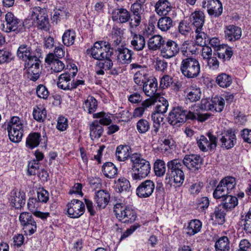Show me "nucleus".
Here are the masks:
<instances>
[{
  "label": "nucleus",
  "instance_id": "f257e3e1",
  "mask_svg": "<svg viewBox=\"0 0 251 251\" xmlns=\"http://www.w3.org/2000/svg\"><path fill=\"white\" fill-rule=\"evenodd\" d=\"M132 163V178L135 180H140L147 177L150 173V162L143 158L141 155L133 153L130 157Z\"/></svg>",
  "mask_w": 251,
  "mask_h": 251
},
{
  "label": "nucleus",
  "instance_id": "f03ea898",
  "mask_svg": "<svg viewBox=\"0 0 251 251\" xmlns=\"http://www.w3.org/2000/svg\"><path fill=\"white\" fill-rule=\"evenodd\" d=\"M167 178L173 181L177 186H180L184 180V174L183 171V165L181 160L174 159L168 162Z\"/></svg>",
  "mask_w": 251,
  "mask_h": 251
},
{
  "label": "nucleus",
  "instance_id": "7ed1b4c3",
  "mask_svg": "<svg viewBox=\"0 0 251 251\" xmlns=\"http://www.w3.org/2000/svg\"><path fill=\"white\" fill-rule=\"evenodd\" d=\"M180 69L182 75L188 78L197 77L201 72V66L199 61L192 57L182 59Z\"/></svg>",
  "mask_w": 251,
  "mask_h": 251
},
{
  "label": "nucleus",
  "instance_id": "20e7f679",
  "mask_svg": "<svg viewBox=\"0 0 251 251\" xmlns=\"http://www.w3.org/2000/svg\"><path fill=\"white\" fill-rule=\"evenodd\" d=\"M7 129L11 141L20 142L23 136L24 121L19 117L14 116L7 124Z\"/></svg>",
  "mask_w": 251,
  "mask_h": 251
},
{
  "label": "nucleus",
  "instance_id": "39448f33",
  "mask_svg": "<svg viewBox=\"0 0 251 251\" xmlns=\"http://www.w3.org/2000/svg\"><path fill=\"white\" fill-rule=\"evenodd\" d=\"M114 212L117 219L123 223L131 224L137 218L136 213L133 208L121 203L115 204Z\"/></svg>",
  "mask_w": 251,
  "mask_h": 251
},
{
  "label": "nucleus",
  "instance_id": "423d86ee",
  "mask_svg": "<svg viewBox=\"0 0 251 251\" xmlns=\"http://www.w3.org/2000/svg\"><path fill=\"white\" fill-rule=\"evenodd\" d=\"M110 44L105 41H100L95 42L93 46L87 50L88 54H91V56L96 60H102L105 57H109L113 53L110 51Z\"/></svg>",
  "mask_w": 251,
  "mask_h": 251
},
{
  "label": "nucleus",
  "instance_id": "0eeeda50",
  "mask_svg": "<svg viewBox=\"0 0 251 251\" xmlns=\"http://www.w3.org/2000/svg\"><path fill=\"white\" fill-rule=\"evenodd\" d=\"M235 179L231 176L226 177L222 179L213 193L215 199L224 198L228 195L235 186Z\"/></svg>",
  "mask_w": 251,
  "mask_h": 251
},
{
  "label": "nucleus",
  "instance_id": "6e6552de",
  "mask_svg": "<svg viewBox=\"0 0 251 251\" xmlns=\"http://www.w3.org/2000/svg\"><path fill=\"white\" fill-rule=\"evenodd\" d=\"M30 19L34 25L38 28L48 30L49 29V20L45 10L40 7H35L31 9Z\"/></svg>",
  "mask_w": 251,
  "mask_h": 251
},
{
  "label": "nucleus",
  "instance_id": "1a4fd4ad",
  "mask_svg": "<svg viewBox=\"0 0 251 251\" xmlns=\"http://www.w3.org/2000/svg\"><path fill=\"white\" fill-rule=\"evenodd\" d=\"M5 24H2L3 31L9 33L14 31L19 33L24 30L25 27L22 21L18 19L12 13L8 12L5 16Z\"/></svg>",
  "mask_w": 251,
  "mask_h": 251
},
{
  "label": "nucleus",
  "instance_id": "9d476101",
  "mask_svg": "<svg viewBox=\"0 0 251 251\" xmlns=\"http://www.w3.org/2000/svg\"><path fill=\"white\" fill-rule=\"evenodd\" d=\"M40 55L33 57V59L25 63V67L26 69V77L33 81H36L40 76L41 69L40 65L41 61L39 59Z\"/></svg>",
  "mask_w": 251,
  "mask_h": 251
},
{
  "label": "nucleus",
  "instance_id": "9b49d317",
  "mask_svg": "<svg viewBox=\"0 0 251 251\" xmlns=\"http://www.w3.org/2000/svg\"><path fill=\"white\" fill-rule=\"evenodd\" d=\"M19 219L23 229L26 234L30 235L36 231V222L30 213L22 212L20 215Z\"/></svg>",
  "mask_w": 251,
  "mask_h": 251
},
{
  "label": "nucleus",
  "instance_id": "f8f14e48",
  "mask_svg": "<svg viewBox=\"0 0 251 251\" xmlns=\"http://www.w3.org/2000/svg\"><path fill=\"white\" fill-rule=\"evenodd\" d=\"M207 136L209 140L204 135H201L197 138L198 146L202 151H207L208 150L213 151L217 145V138L211 132H208Z\"/></svg>",
  "mask_w": 251,
  "mask_h": 251
},
{
  "label": "nucleus",
  "instance_id": "ddd939ff",
  "mask_svg": "<svg viewBox=\"0 0 251 251\" xmlns=\"http://www.w3.org/2000/svg\"><path fill=\"white\" fill-rule=\"evenodd\" d=\"M184 109L181 107H174L167 118L168 123L175 127H179L185 122Z\"/></svg>",
  "mask_w": 251,
  "mask_h": 251
},
{
  "label": "nucleus",
  "instance_id": "4468645a",
  "mask_svg": "<svg viewBox=\"0 0 251 251\" xmlns=\"http://www.w3.org/2000/svg\"><path fill=\"white\" fill-rule=\"evenodd\" d=\"M67 214L70 218H78L84 213L85 210L84 203L76 199H73L69 202L67 205Z\"/></svg>",
  "mask_w": 251,
  "mask_h": 251
},
{
  "label": "nucleus",
  "instance_id": "2eb2a0df",
  "mask_svg": "<svg viewBox=\"0 0 251 251\" xmlns=\"http://www.w3.org/2000/svg\"><path fill=\"white\" fill-rule=\"evenodd\" d=\"M179 51L178 45L172 40L165 41L161 49L160 54L164 58L169 59L175 56Z\"/></svg>",
  "mask_w": 251,
  "mask_h": 251
},
{
  "label": "nucleus",
  "instance_id": "dca6fc26",
  "mask_svg": "<svg viewBox=\"0 0 251 251\" xmlns=\"http://www.w3.org/2000/svg\"><path fill=\"white\" fill-rule=\"evenodd\" d=\"M202 160L200 155L192 154L186 155L181 161L183 167L185 166L190 170L196 171L201 167Z\"/></svg>",
  "mask_w": 251,
  "mask_h": 251
},
{
  "label": "nucleus",
  "instance_id": "f3484780",
  "mask_svg": "<svg viewBox=\"0 0 251 251\" xmlns=\"http://www.w3.org/2000/svg\"><path fill=\"white\" fill-rule=\"evenodd\" d=\"M155 188V184L151 180H146L142 182L137 187L136 195L140 198H147L153 193Z\"/></svg>",
  "mask_w": 251,
  "mask_h": 251
},
{
  "label": "nucleus",
  "instance_id": "a211bd4d",
  "mask_svg": "<svg viewBox=\"0 0 251 251\" xmlns=\"http://www.w3.org/2000/svg\"><path fill=\"white\" fill-rule=\"evenodd\" d=\"M202 7L207 9L210 16L219 17L223 12L222 2L219 0H205L202 1Z\"/></svg>",
  "mask_w": 251,
  "mask_h": 251
},
{
  "label": "nucleus",
  "instance_id": "6ab92c4d",
  "mask_svg": "<svg viewBox=\"0 0 251 251\" xmlns=\"http://www.w3.org/2000/svg\"><path fill=\"white\" fill-rule=\"evenodd\" d=\"M38 55L32 51L31 47L25 44H21L18 49L17 54L19 58L26 63L29 60L31 61L33 57H36L41 54V52L37 51Z\"/></svg>",
  "mask_w": 251,
  "mask_h": 251
},
{
  "label": "nucleus",
  "instance_id": "aec40b11",
  "mask_svg": "<svg viewBox=\"0 0 251 251\" xmlns=\"http://www.w3.org/2000/svg\"><path fill=\"white\" fill-rule=\"evenodd\" d=\"M221 143V147L226 150L231 149L236 143V138L234 132L229 129L224 131L220 139Z\"/></svg>",
  "mask_w": 251,
  "mask_h": 251
},
{
  "label": "nucleus",
  "instance_id": "412c9836",
  "mask_svg": "<svg viewBox=\"0 0 251 251\" xmlns=\"http://www.w3.org/2000/svg\"><path fill=\"white\" fill-rule=\"evenodd\" d=\"M11 204L16 209L24 206L25 201V194L24 192L13 190L10 193L9 198Z\"/></svg>",
  "mask_w": 251,
  "mask_h": 251
},
{
  "label": "nucleus",
  "instance_id": "4be33fe9",
  "mask_svg": "<svg viewBox=\"0 0 251 251\" xmlns=\"http://www.w3.org/2000/svg\"><path fill=\"white\" fill-rule=\"evenodd\" d=\"M130 18V13L126 8H117L112 11V19L114 22L124 24L129 21Z\"/></svg>",
  "mask_w": 251,
  "mask_h": 251
},
{
  "label": "nucleus",
  "instance_id": "5701e85b",
  "mask_svg": "<svg viewBox=\"0 0 251 251\" xmlns=\"http://www.w3.org/2000/svg\"><path fill=\"white\" fill-rule=\"evenodd\" d=\"M118 51L117 60L122 64H128L132 61L133 51L128 48L121 46L117 49Z\"/></svg>",
  "mask_w": 251,
  "mask_h": 251
},
{
  "label": "nucleus",
  "instance_id": "b1692460",
  "mask_svg": "<svg viewBox=\"0 0 251 251\" xmlns=\"http://www.w3.org/2000/svg\"><path fill=\"white\" fill-rule=\"evenodd\" d=\"M95 201L97 204L96 207L100 210L104 208L108 204L110 200V194L104 190L97 191L94 197Z\"/></svg>",
  "mask_w": 251,
  "mask_h": 251
},
{
  "label": "nucleus",
  "instance_id": "393cba45",
  "mask_svg": "<svg viewBox=\"0 0 251 251\" xmlns=\"http://www.w3.org/2000/svg\"><path fill=\"white\" fill-rule=\"evenodd\" d=\"M157 81L155 78L149 79L142 85V89L145 94L149 97H156L157 90Z\"/></svg>",
  "mask_w": 251,
  "mask_h": 251
},
{
  "label": "nucleus",
  "instance_id": "a878e982",
  "mask_svg": "<svg viewBox=\"0 0 251 251\" xmlns=\"http://www.w3.org/2000/svg\"><path fill=\"white\" fill-rule=\"evenodd\" d=\"M192 25L195 27V32L203 30L205 21L204 13L201 11H195L191 15Z\"/></svg>",
  "mask_w": 251,
  "mask_h": 251
},
{
  "label": "nucleus",
  "instance_id": "bb28decb",
  "mask_svg": "<svg viewBox=\"0 0 251 251\" xmlns=\"http://www.w3.org/2000/svg\"><path fill=\"white\" fill-rule=\"evenodd\" d=\"M225 33L226 39L230 42H234L240 39L242 35L241 28L234 25L226 26Z\"/></svg>",
  "mask_w": 251,
  "mask_h": 251
},
{
  "label": "nucleus",
  "instance_id": "cd10ccee",
  "mask_svg": "<svg viewBox=\"0 0 251 251\" xmlns=\"http://www.w3.org/2000/svg\"><path fill=\"white\" fill-rule=\"evenodd\" d=\"M45 61L50 64L51 70L55 73L61 72L65 68L64 63L58 58H55L52 53L47 55Z\"/></svg>",
  "mask_w": 251,
  "mask_h": 251
},
{
  "label": "nucleus",
  "instance_id": "c85d7f7f",
  "mask_svg": "<svg viewBox=\"0 0 251 251\" xmlns=\"http://www.w3.org/2000/svg\"><path fill=\"white\" fill-rule=\"evenodd\" d=\"M110 56L109 57H105L102 60H99L100 62L98 63L97 65L100 69H102L110 71L109 73L112 75H117L119 74V68L116 67H113V62L110 59Z\"/></svg>",
  "mask_w": 251,
  "mask_h": 251
},
{
  "label": "nucleus",
  "instance_id": "c756f323",
  "mask_svg": "<svg viewBox=\"0 0 251 251\" xmlns=\"http://www.w3.org/2000/svg\"><path fill=\"white\" fill-rule=\"evenodd\" d=\"M132 39L130 44L132 49L136 51L142 50L146 46V41L143 36L134 32L131 34Z\"/></svg>",
  "mask_w": 251,
  "mask_h": 251
},
{
  "label": "nucleus",
  "instance_id": "7c9ffc66",
  "mask_svg": "<svg viewBox=\"0 0 251 251\" xmlns=\"http://www.w3.org/2000/svg\"><path fill=\"white\" fill-rule=\"evenodd\" d=\"M217 50L216 54L223 61H229L233 55L232 48L227 45L223 44L221 48Z\"/></svg>",
  "mask_w": 251,
  "mask_h": 251
},
{
  "label": "nucleus",
  "instance_id": "2f4dec72",
  "mask_svg": "<svg viewBox=\"0 0 251 251\" xmlns=\"http://www.w3.org/2000/svg\"><path fill=\"white\" fill-rule=\"evenodd\" d=\"M103 175L107 178H113L117 174V169L115 165L110 162H107L103 164L101 168Z\"/></svg>",
  "mask_w": 251,
  "mask_h": 251
},
{
  "label": "nucleus",
  "instance_id": "473e14b6",
  "mask_svg": "<svg viewBox=\"0 0 251 251\" xmlns=\"http://www.w3.org/2000/svg\"><path fill=\"white\" fill-rule=\"evenodd\" d=\"M221 201V205H222L223 208L225 209L226 211L232 210L238 203L237 198L230 195L223 198Z\"/></svg>",
  "mask_w": 251,
  "mask_h": 251
},
{
  "label": "nucleus",
  "instance_id": "72a5a7b5",
  "mask_svg": "<svg viewBox=\"0 0 251 251\" xmlns=\"http://www.w3.org/2000/svg\"><path fill=\"white\" fill-rule=\"evenodd\" d=\"M70 74L65 73L60 75L58 77L57 86L64 90H72Z\"/></svg>",
  "mask_w": 251,
  "mask_h": 251
},
{
  "label": "nucleus",
  "instance_id": "f704fd0d",
  "mask_svg": "<svg viewBox=\"0 0 251 251\" xmlns=\"http://www.w3.org/2000/svg\"><path fill=\"white\" fill-rule=\"evenodd\" d=\"M172 7L167 0H159L155 5V10L160 16L166 15L171 11Z\"/></svg>",
  "mask_w": 251,
  "mask_h": 251
},
{
  "label": "nucleus",
  "instance_id": "c9c22d12",
  "mask_svg": "<svg viewBox=\"0 0 251 251\" xmlns=\"http://www.w3.org/2000/svg\"><path fill=\"white\" fill-rule=\"evenodd\" d=\"M165 41L162 36L155 35L151 37L148 42V48L150 50H156L161 49Z\"/></svg>",
  "mask_w": 251,
  "mask_h": 251
},
{
  "label": "nucleus",
  "instance_id": "e433bc0d",
  "mask_svg": "<svg viewBox=\"0 0 251 251\" xmlns=\"http://www.w3.org/2000/svg\"><path fill=\"white\" fill-rule=\"evenodd\" d=\"M202 227V223L199 220H192L188 223L186 228V233L189 236H193L199 232Z\"/></svg>",
  "mask_w": 251,
  "mask_h": 251
},
{
  "label": "nucleus",
  "instance_id": "4c0bfd02",
  "mask_svg": "<svg viewBox=\"0 0 251 251\" xmlns=\"http://www.w3.org/2000/svg\"><path fill=\"white\" fill-rule=\"evenodd\" d=\"M90 136L92 140L99 138L103 131V127L99 124L98 120H95L90 125Z\"/></svg>",
  "mask_w": 251,
  "mask_h": 251
},
{
  "label": "nucleus",
  "instance_id": "58836bf2",
  "mask_svg": "<svg viewBox=\"0 0 251 251\" xmlns=\"http://www.w3.org/2000/svg\"><path fill=\"white\" fill-rule=\"evenodd\" d=\"M185 93H187V98L191 102H196L201 98V92L200 88L191 86L187 88Z\"/></svg>",
  "mask_w": 251,
  "mask_h": 251
},
{
  "label": "nucleus",
  "instance_id": "ea45409f",
  "mask_svg": "<svg viewBox=\"0 0 251 251\" xmlns=\"http://www.w3.org/2000/svg\"><path fill=\"white\" fill-rule=\"evenodd\" d=\"M32 115L36 121L43 122L47 118V111L43 106L37 105L33 109Z\"/></svg>",
  "mask_w": 251,
  "mask_h": 251
},
{
  "label": "nucleus",
  "instance_id": "a19ab883",
  "mask_svg": "<svg viewBox=\"0 0 251 251\" xmlns=\"http://www.w3.org/2000/svg\"><path fill=\"white\" fill-rule=\"evenodd\" d=\"M222 208L223 207H222L221 205L216 206L211 215L212 219L213 220L214 217L215 221L220 225L224 224L226 221V213Z\"/></svg>",
  "mask_w": 251,
  "mask_h": 251
},
{
  "label": "nucleus",
  "instance_id": "79ce46f5",
  "mask_svg": "<svg viewBox=\"0 0 251 251\" xmlns=\"http://www.w3.org/2000/svg\"><path fill=\"white\" fill-rule=\"evenodd\" d=\"M75 37V31L72 29H68L63 34L62 41L64 46L70 47L74 44Z\"/></svg>",
  "mask_w": 251,
  "mask_h": 251
},
{
  "label": "nucleus",
  "instance_id": "37998d69",
  "mask_svg": "<svg viewBox=\"0 0 251 251\" xmlns=\"http://www.w3.org/2000/svg\"><path fill=\"white\" fill-rule=\"evenodd\" d=\"M97 107V101L93 96L88 97L83 105L84 110L89 114L94 113L96 110Z\"/></svg>",
  "mask_w": 251,
  "mask_h": 251
},
{
  "label": "nucleus",
  "instance_id": "c03bdc74",
  "mask_svg": "<svg viewBox=\"0 0 251 251\" xmlns=\"http://www.w3.org/2000/svg\"><path fill=\"white\" fill-rule=\"evenodd\" d=\"M129 147L126 145H120L117 147L116 157L119 161H124L129 155Z\"/></svg>",
  "mask_w": 251,
  "mask_h": 251
},
{
  "label": "nucleus",
  "instance_id": "a18cd8bd",
  "mask_svg": "<svg viewBox=\"0 0 251 251\" xmlns=\"http://www.w3.org/2000/svg\"><path fill=\"white\" fill-rule=\"evenodd\" d=\"M41 135L39 133H30L26 141V145L31 149L37 147L40 142Z\"/></svg>",
  "mask_w": 251,
  "mask_h": 251
},
{
  "label": "nucleus",
  "instance_id": "49530a36",
  "mask_svg": "<svg viewBox=\"0 0 251 251\" xmlns=\"http://www.w3.org/2000/svg\"><path fill=\"white\" fill-rule=\"evenodd\" d=\"M157 26L161 31H167L173 26V21L169 17H161L158 21Z\"/></svg>",
  "mask_w": 251,
  "mask_h": 251
},
{
  "label": "nucleus",
  "instance_id": "de8ad7c7",
  "mask_svg": "<svg viewBox=\"0 0 251 251\" xmlns=\"http://www.w3.org/2000/svg\"><path fill=\"white\" fill-rule=\"evenodd\" d=\"M216 81L220 87L227 88L231 84L232 78L229 75L222 73L217 76Z\"/></svg>",
  "mask_w": 251,
  "mask_h": 251
},
{
  "label": "nucleus",
  "instance_id": "09e8293b",
  "mask_svg": "<svg viewBox=\"0 0 251 251\" xmlns=\"http://www.w3.org/2000/svg\"><path fill=\"white\" fill-rule=\"evenodd\" d=\"M216 251H227L229 249L228 239L226 236L221 237L215 244Z\"/></svg>",
  "mask_w": 251,
  "mask_h": 251
},
{
  "label": "nucleus",
  "instance_id": "8fccbe9b",
  "mask_svg": "<svg viewBox=\"0 0 251 251\" xmlns=\"http://www.w3.org/2000/svg\"><path fill=\"white\" fill-rule=\"evenodd\" d=\"M211 105L213 110L216 112H221L225 107V100L221 96H215L211 99Z\"/></svg>",
  "mask_w": 251,
  "mask_h": 251
},
{
  "label": "nucleus",
  "instance_id": "3c124183",
  "mask_svg": "<svg viewBox=\"0 0 251 251\" xmlns=\"http://www.w3.org/2000/svg\"><path fill=\"white\" fill-rule=\"evenodd\" d=\"M154 171L157 176H164L166 171L165 162L161 159H157L154 163Z\"/></svg>",
  "mask_w": 251,
  "mask_h": 251
},
{
  "label": "nucleus",
  "instance_id": "603ef678",
  "mask_svg": "<svg viewBox=\"0 0 251 251\" xmlns=\"http://www.w3.org/2000/svg\"><path fill=\"white\" fill-rule=\"evenodd\" d=\"M93 118H100V120H98V122H99L100 125H103L107 126L110 125L112 122L110 116L103 112L94 114L93 115Z\"/></svg>",
  "mask_w": 251,
  "mask_h": 251
},
{
  "label": "nucleus",
  "instance_id": "864d4df0",
  "mask_svg": "<svg viewBox=\"0 0 251 251\" xmlns=\"http://www.w3.org/2000/svg\"><path fill=\"white\" fill-rule=\"evenodd\" d=\"M150 123L146 119H141L136 124V128L140 134H144L147 132L150 129Z\"/></svg>",
  "mask_w": 251,
  "mask_h": 251
},
{
  "label": "nucleus",
  "instance_id": "5fc2aeb1",
  "mask_svg": "<svg viewBox=\"0 0 251 251\" xmlns=\"http://www.w3.org/2000/svg\"><path fill=\"white\" fill-rule=\"evenodd\" d=\"M115 183L119 192L128 191L130 188L129 181L125 177L119 178Z\"/></svg>",
  "mask_w": 251,
  "mask_h": 251
},
{
  "label": "nucleus",
  "instance_id": "6e6d98bb",
  "mask_svg": "<svg viewBox=\"0 0 251 251\" xmlns=\"http://www.w3.org/2000/svg\"><path fill=\"white\" fill-rule=\"evenodd\" d=\"M13 58L12 53L9 50L5 48L0 49V64L8 63Z\"/></svg>",
  "mask_w": 251,
  "mask_h": 251
},
{
  "label": "nucleus",
  "instance_id": "4d7b16f0",
  "mask_svg": "<svg viewBox=\"0 0 251 251\" xmlns=\"http://www.w3.org/2000/svg\"><path fill=\"white\" fill-rule=\"evenodd\" d=\"M190 23L187 20L181 21L178 25L179 32L182 35H187L191 30Z\"/></svg>",
  "mask_w": 251,
  "mask_h": 251
},
{
  "label": "nucleus",
  "instance_id": "13d9d810",
  "mask_svg": "<svg viewBox=\"0 0 251 251\" xmlns=\"http://www.w3.org/2000/svg\"><path fill=\"white\" fill-rule=\"evenodd\" d=\"M148 73H135L134 80L136 84L139 86H142L149 78Z\"/></svg>",
  "mask_w": 251,
  "mask_h": 251
},
{
  "label": "nucleus",
  "instance_id": "bf43d9fd",
  "mask_svg": "<svg viewBox=\"0 0 251 251\" xmlns=\"http://www.w3.org/2000/svg\"><path fill=\"white\" fill-rule=\"evenodd\" d=\"M142 17L143 16L133 15V18L131 19L129 25L131 34H133V29L140 25Z\"/></svg>",
  "mask_w": 251,
  "mask_h": 251
},
{
  "label": "nucleus",
  "instance_id": "052dcab7",
  "mask_svg": "<svg viewBox=\"0 0 251 251\" xmlns=\"http://www.w3.org/2000/svg\"><path fill=\"white\" fill-rule=\"evenodd\" d=\"M196 36V43L201 46H203L206 45L207 35L202 30H201L197 32Z\"/></svg>",
  "mask_w": 251,
  "mask_h": 251
},
{
  "label": "nucleus",
  "instance_id": "680f3d73",
  "mask_svg": "<svg viewBox=\"0 0 251 251\" xmlns=\"http://www.w3.org/2000/svg\"><path fill=\"white\" fill-rule=\"evenodd\" d=\"M39 168V163L37 160H33L29 162L27 172L30 175H35L38 172Z\"/></svg>",
  "mask_w": 251,
  "mask_h": 251
},
{
  "label": "nucleus",
  "instance_id": "e2e57ef3",
  "mask_svg": "<svg viewBox=\"0 0 251 251\" xmlns=\"http://www.w3.org/2000/svg\"><path fill=\"white\" fill-rule=\"evenodd\" d=\"M173 78L169 75H164L160 79V86L162 89H166L173 84Z\"/></svg>",
  "mask_w": 251,
  "mask_h": 251
},
{
  "label": "nucleus",
  "instance_id": "0e129e2a",
  "mask_svg": "<svg viewBox=\"0 0 251 251\" xmlns=\"http://www.w3.org/2000/svg\"><path fill=\"white\" fill-rule=\"evenodd\" d=\"M131 11L133 15L143 16L144 12V6L138 3H134L131 6Z\"/></svg>",
  "mask_w": 251,
  "mask_h": 251
},
{
  "label": "nucleus",
  "instance_id": "69168bd1",
  "mask_svg": "<svg viewBox=\"0 0 251 251\" xmlns=\"http://www.w3.org/2000/svg\"><path fill=\"white\" fill-rule=\"evenodd\" d=\"M168 106V102L166 100H163L162 102H160V103L156 106L155 110L154 112L158 113L160 114H164L167 112Z\"/></svg>",
  "mask_w": 251,
  "mask_h": 251
},
{
  "label": "nucleus",
  "instance_id": "338daca9",
  "mask_svg": "<svg viewBox=\"0 0 251 251\" xmlns=\"http://www.w3.org/2000/svg\"><path fill=\"white\" fill-rule=\"evenodd\" d=\"M36 93L38 97L47 99L49 96V92L47 88L43 85H39L36 89Z\"/></svg>",
  "mask_w": 251,
  "mask_h": 251
},
{
  "label": "nucleus",
  "instance_id": "774afa93",
  "mask_svg": "<svg viewBox=\"0 0 251 251\" xmlns=\"http://www.w3.org/2000/svg\"><path fill=\"white\" fill-rule=\"evenodd\" d=\"M244 220V229L246 232L251 233V210L248 212Z\"/></svg>",
  "mask_w": 251,
  "mask_h": 251
}]
</instances>
